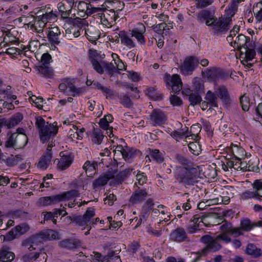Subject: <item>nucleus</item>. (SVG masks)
<instances>
[{"instance_id":"7ed1b4c3","label":"nucleus","mask_w":262,"mask_h":262,"mask_svg":"<svg viewBox=\"0 0 262 262\" xmlns=\"http://www.w3.org/2000/svg\"><path fill=\"white\" fill-rule=\"evenodd\" d=\"M35 125L39 129L40 140L42 142L48 140L52 135H55L58 132L56 122L52 124H49L46 122L41 116L35 118Z\"/></svg>"},{"instance_id":"6e6d98bb","label":"nucleus","mask_w":262,"mask_h":262,"mask_svg":"<svg viewBox=\"0 0 262 262\" xmlns=\"http://www.w3.org/2000/svg\"><path fill=\"white\" fill-rule=\"evenodd\" d=\"M11 87L10 85H8L6 88V89H0L1 90L7 92L9 94L10 96H8L6 93H2V95H4V99H7L11 101L14 100H15L17 98V96L13 94L12 91H11Z\"/></svg>"},{"instance_id":"b1692460","label":"nucleus","mask_w":262,"mask_h":262,"mask_svg":"<svg viewBox=\"0 0 262 262\" xmlns=\"http://www.w3.org/2000/svg\"><path fill=\"white\" fill-rule=\"evenodd\" d=\"M245 253L253 258H258L262 255V250L253 244H248L245 250Z\"/></svg>"},{"instance_id":"ea45409f","label":"nucleus","mask_w":262,"mask_h":262,"mask_svg":"<svg viewBox=\"0 0 262 262\" xmlns=\"http://www.w3.org/2000/svg\"><path fill=\"white\" fill-rule=\"evenodd\" d=\"M252 186L257 196V200L262 202V180H255Z\"/></svg>"},{"instance_id":"49530a36","label":"nucleus","mask_w":262,"mask_h":262,"mask_svg":"<svg viewBox=\"0 0 262 262\" xmlns=\"http://www.w3.org/2000/svg\"><path fill=\"white\" fill-rule=\"evenodd\" d=\"M21 160V155H17L13 156L11 155L10 157L7 158L6 160L4 159L5 164L8 166H13L16 165L18 162Z\"/></svg>"},{"instance_id":"5701e85b","label":"nucleus","mask_w":262,"mask_h":262,"mask_svg":"<svg viewBox=\"0 0 262 262\" xmlns=\"http://www.w3.org/2000/svg\"><path fill=\"white\" fill-rule=\"evenodd\" d=\"M239 143L232 144L230 147V151L232 153L233 158L235 159H242L246 155L245 149L239 146Z\"/></svg>"},{"instance_id":"6e6552de","label":"nucleus","mask_w":262,"mask_h":262,"mask_svg":"<svg viewBox=\"0 0 262 262\" xmlns=\"http://www.w3.org/2000/svg\"><path fill=\"white\" fill-rule=\"evenodd\" d=\"M231 21V17H222L218 20L215 17V22L210 27L216 33H225L229 29Z\"/></svg>"},{"instance_id":"5fc2aeb1","label":"nucleus","mask_w":262,"mask_h":262,"mask_svg":"<svg viewBox=\"0 0 262 262\" xmlns=\"http://www.w3.org/2000/svg\"><path fill=\"white\" fill-rule=\"evenodd\" d=\"M15 133L10 135L5 142V147L7 148H13L15 149Z\"/></svg>"},{"instance_id":"4c0bfd02","label":"nucleus","mask_w":262,"mask_h":262,"mask_svg":"<svg viewBox=\"0 0 262 262\" xmlns=\"http://www.w3.org/2000/svg\"><path fill=\"white\" fill-rule=\"evenodd\" d=\"M29 229V226L28 225L23 224L13 228L11 231H13V235L15 238L18 235H23L26 233Z\"/></svg>"},{"instance_id":"412c9836","label":"nucleus","mask_w":262,"mask_h":262,"mask_svg":"<svg viewBox=\"0 0 262 262\" xmlns=\"http://www.w3.org/2000/svg\"><path fill=\"white\" fill-rule=\"evenodd\" d=\"M114 178V173L108 172L104 175L100 176L98 178L96 179L93 183V187L94 188H96L103 186L107 183L109 180Z\"/></svg>"},{"instance_id":"603ef678","label":"nucleus","mask_w":262,"mask_h":262,"mask_svg":"<svg viewBox=\"0 0 262 262\" xmlns=\"http://www.w3.org/2000/svg\"><path fill=\"white\" fill-rule=\"evenodd\" d=\"M120 103L125 107H130L132 101L128 94H121L119 96Z\"/></svg>"},{"instance_id":"2f4dec72","label":"nucleus","mask_w":262,"mask_h":262,"mask_svg":"<svg viewBox=\"0 0 262 262\" xmlns=\"http://www.w3.org/2000/svg\"><path fill=\"white\" fill-rule=\"evenodd\" d=\"M52 155L44 154L37 164V167L41 170L46 169L50 164Z\"/></svg>"},{"instance_id":"393cba45","label":"nucleus","mask_w":262,"mask_h":262,"mask_svg":"<svg viewBox=\"0 0 262 262\" xmlns=\"http://www.w3.org/2000/svg\"><path fill=\"white\" fill-rule=\"evenodd\" d=\"M35 69L38 74H39L43 77L50 78L53 77V70L50 67L46 66L40 65L36 67Z\"/></svg>"},{"instance_id":"a18cd8bd","label":"nucleus","mask_w":262,"mask_h":262,"mask_svg":"<svg viewBox=\"0 0 262 262\" xmlns=\"http://www.w3.org/2000/svg\"><path fill=\"white\" fill-rule=\"evenodd\" d=\"M67 5H65L62 2L58 4V9L61 13V17L64 18H67L72 12V10L67 9Z\"/></svg>"},{"instance_id":"a878e982","label":"nucleus","mask_w":262,"mask_h":262,"mask_svg":"<svg viewBox=\"0 0 262 262\" xmlns=\"http://www.w3.org/2000/svg\"><path fill=\"white\" fill-rule=\"evenodd\" d=\"M104 138L103 133L100 128H94L91 135V140L93 143L100 145Z\"/></svg>"},{"instance_id":"dca6fc26","label":"nucleus","mask_w":262,"mask_h":262,"mask_svg":"<svg viewBox=\"0 0 262 262\" xmlns=\"http://www.w3.org/2000/svg\"><path fill=\"white\" fill-rule=\"evenodd\" d=\"M203 74L204 77L207 78L208 80L215 81L222 78L224 73L221 69L212 67L206 69Z\"/></svg>"},{"instance_id":"f8f14e48","label":"nucleus","mask_w":262,"mask_h":262,"mask_svg":"<svg viewBox=\"0 0 262 262\" xmlns=\"http://www.w3.org/2000/svg\"><path fill=\"white\" fill-rule=\"evenodd\" d=\"M60 35V31L58 27H54L52 28L47 34V38L51 44V49L53 50L57 49L56 46L60 42L59 36Z\"/></svg>"},{"instance_id":"72a5a7b5","label":"nucleus","mask_w":262,"mask_h":262,"mask_svg":"<svg viewBox=\"0 0 262 262\" xmlns=\"http://www.w3.org/2000/svg\"><path fill=\"white\" fill-rule=\"evenodd\" d=\"M154 203L151 199H148L144 204L141 213V216L146 220L149 215V212L152 209Z\"/></svg>"},{"instance_id":"f257e3e1","label":"nucleus","mask_w":262,"mask_h":262,"mask_svg":"<svg viewBox=\"0 0 262 262\" xmlns=\"http://www.w3.org/2000/svg\"><path fill=\"white\" fill-rule=\"evenodd\" d=\"M173 174L179 184L185 187L194 185L198 182V171L194 168H187L185 167L177 166L174 170Z\"/></svg>"},{"instance_id":"774afa93","label":"nucleus","mask_w":262,"mask_h":262,"mask_svg":"<svg viewBox=\"0 0 262 262\" xmlns=\"http://www.w3.org/2000/svg\"><path fill=\"white\" fill-rule=\"evenodd\" d=\"M166 27V24L165 23H161L156 25L154 28V31L160 35H162Z\"/></svg>"},{"instance_id":"4be33fe9","label":"nucleus","mask_w":262,"mask_h":262,"mask_svg":"<svg viewBox=\"0 0 262 262\" xmlns=\"http://www.w3.org/2000/svg\"><path fill=\"white\" fill-rule=\"evenodd\" d=\"M140 153V151L133 147H125L122 157L128 163H132L135 157Z\"/></svg>"},{"instance_id":"9d476101","label":"nucleus","mask_w":262,"mask_h":262,"mask_svg":"<svg viewBox=\"0 0 262 262\" xmlns=\"http://www.w3.org/2000/svg\"><path fill=\"white\" fill-rule=\"evenodd\" d=\"M165 81L168 88L171 89L174 93H179L182 90V82L180 75H167L165 78Z\"/></svg>"},{"instance_id":"ddd939ff","label":"nucleus","mask_w":262,"mask_h":262,"mask_svg":"<svg viewBox=\"0 0 262 262\" xmlns=\"http://www.w3.org/2000/svg\"><path fill=\"white\" fill-rule=\"evenodd\" d=\"M147 196V192L146 189L135 187L134 188V192L129 198V203L132 205L141 203L145 199Z\"/></svg>"},{"instance_id":"13d9d810","label":"nucleus","mask_w":262,"mask_h":262,"mask_svg":"<svg viewBox=\"0 0 262 262\" xmlns=\"http://www.w3.org/2000/svg\"><path fill=\"white\" fill-rule=\"evenodd\" d=\"M46 25V23L42 20L37 21L34 25L35 30L36 32L40 34V36H44L43 33V28Z\"/></svg>"},{"instance_id":"f3484780","label":"nucleus","mask_w":262,"mask_h":262,"mask_svg":"<svg viewBox=\"0 0 262 262\" xmlns=\"http://www.w3.org/2000/svg\"><path fill=\"white\" fill-rule=\"evenodd\" d=\"M170 239L177 242L181 243L188 240V236L185 229L178 227L173 230L170 234Z\"/></svg>"},{"instance_id":"4468645a","label":"nucleus","mask_w":262,"mask_h":262,"mask_svg":"<svg viewBox=\"0 0 262 262\" xmlns=\"http://www.w3.org/2000/svg\"><path fill=\"white\" fill-rule=\"evenodd\" d=\"M146 31V28L142 23H138L136 27L130 31L132 37H134L139 43L144 45L145 43V38L143 35Z\"/></svg>"},{"instance_id":"423d86ee","label":"nucleus","mask_w":262,"mask_h":262,"mask_svg":"<svg viewBox=\"0 0 262 262\" xmlns=\"http://www.w3.org/2000/svg\"><path fill=\"white\" fill-rule=\"evenodd\" d=\"M72 24H73V27L72 30H73V35L75 37L79 36L81 33L84 32L85 35L88 36L89 29L87 28L89 26L88 21L84 18H80L76 17L75 18H72Z\"/></svg>"},{"instance_id":"69168bd1","label":"nucleus","mask_w":262,"mask_h":262,"mask_svg":"<svg viewBox=\"0 0 262 262\" xmlns=\"http://www.w3.org/2000/svg\"><path fill=\"white\" fill-rule=\"evenodd\" d=\"M212 2V0H198L196 5L199 8H203L211 5Z\"/></svg>"},{"instance_id":"37998d69","label":"nucleus","mask_w":262,"mask_h":262,"mask_svg":"<svg viewBox=\"0 0 262 262\" xmlns=\"http://www.w3.org/2000/svg\"><path fill=\"white\" fill-rule=\"evenodd\" d=\"M218 97L223 101L226 102L229 100L228 94L226 88L224 86H219L215 90Z\"/></svg>"},{"instance_id":"aec40b11","label":"nucleus","mask_w":262,"mask_h":262,"mask_svg":"<svg viewBox=\"0 0 262 262\" xmlns=\"http://www.w3.org/2000/svg\"><path fill=\"white\" fill-rule=\"evenodd\" d=\"M262 227V221H258L257 223H252L248 218L241 219L240 227L244 231H249L256 227Z\"/></svg>"},{"instance_id":"a211bd4d","label":"nucleus","mask_w":262,"mask_h":262,"mask_svg":"<svg viewBox=\"0 0 262 262\" xmlns=\"http://www.w3.org/2000/svg\"><path fill=\"white\" fill-rule=\"evenodd\" d=\"M250 42V38L249 37L241 34L235 37V39L233 40V43L230 45L234 48L240 51V49L243 50L244 48L249 47Z\"/></svg>"},{"instance_id":"bf43d9fd","label":"nucleus","mask_w":262,"mask_h":262,"mask_svg":"<svg viewBox=\"0 0 262 262\" xmlns=\"http://www.w3.org/2000/svg\"><path fill=\"white\" fill-rule=\"evenodd\" d=\"M132 170L133 169L130 168L126 169L125 170L116 175V179H118V177L120 178V179L117 180L116 182L118 184L121 183L125 177H126L127 176L130 174Z\"/></svg>"},{"instance_id":"c03bdc74","label":"nucleus","mask_w":262,"mask_h":262,"mask_svg":"<svg viewBox=\"0 0 262 262\" xmlns=\"http://www.w3.org/2000/svg\"><path fill=\"white\" fill-rule=\"evenodd\" d=\"M113 119L114 118L111 114L104 116L100 120L99 123L100 127L103 129L107 128L110 126V123L113 122Z\"/></svg>"},{"instance_id":"20e7f679","label":"nucleus","mask_w":262,"mask_h":262,"mask_svg":"<svg viewBox=\"0 0 262 262\" xmlns=\"http://www.w3.org/2000/svg\"><path fill=\"white\" fill-rule=\"evenodd\" d=\"M95 215V209L93 208H89L85 213L82 215L68 216L67 220L70 223L73 222L76 225L83 228L91 229L90 220Z\"/></svg>"},{"instance_id":"f03ea898","label":"nucleus","mask_w":262,"mask_h":262,"mask_svg":"<svg viewBox=\"0 0 262 262\" xmlns=\"http://www.w3.org/2000/svg\"><path fill=\"white\" fill-rule=\"evenodd\" d=\"M79 195L78 191L73 189L55 195L41 197L39 199L38 203L43 206L52 205L60 202L72 200L75 197L78 196Z\"/></svg>"},{"instance_id":"cd10ccee","label":"nucleus","mask_w":262,"mask_h":262,"mask_svg":"<svg viewBox=\"0 0 262 262\" xmlns=\"http://www.w3.org/2000/svg\"><path fill=\"white\" fill-rule=\"evenodd\" d=\"M119 35L120 38L121 43L122 45L127 47L129 49L136 47V42L129 37L125 31H120Z\"/></svg>"},{"instance_id":"864d4df0","label":"nucleus","mask_w":262,"mask_h":262,"mask_svg":"<svg viewBox=\"0 0 262 262\" xmlns=\"http://www.w3.org/2000/svg\"><path fill=\"white\" fill-rule=\"evenodd\" d=\"M69 89L73 97L79 96L83 92L82 88H76L72 82L69 83Z\"/></svg>"},{"instance_id":"58836bf2","label":"nucleus","mask_w":262,"mask_h":262,"mask_svg":"<svg viewBox=\"0 0 262 262\" xmlns=\"http://www.w3.org/2000/svg\"><path fill=\"white\" fill-rule=\"evenodd\" d=\"M93 86L94 88L101 91L107 96H112L114 95V92L109 88L102 85L100 83L97 81H93Z\"/></svg>"},{"instance_id":"39448f33","label":"nucleus","mask_w":262,"mask_h":262,"mask_svg":"<svg viewBox=\"0 0 262 262\" xmlns=\"http://www.w3.org/2000/svg\"><path fill=\"white\" fill-rule=\"evenodd\" d=\"M201 241L206 245V247L201 252V254L203 256L206 255L210 252H216L221 248L217 237L215 238L210 235H205L201 237Z\"/></svg>"},{"instance_id":"f704fd0d","label":"nucleus","mask_w":262,"mask_h":262,"mask_svg":"<svg viewBox=\"0 0 262 262\" xmlns=\"http://www.w3.org/2000/svg\"><path fill=\"white\" fill-rule=\"evenodd\" d=\"M206 102L209 103V106L211 107H217V98L215 94L211 91H208L204 98Z\"/></svg>"},{"instance_id":"c85d7f7f","label":"nucleus","mask_w":262,"mask_h":262,"mask_svg":"<svg viewBox=\"0 0 262 262\" xmlns=\"http://www.w3.org/2000/svg\"><path fill=\"white\" fill-rule=\"evenodd\" d=\"M240 52L241 57L244 58V62L252 60L255 55V50L249 49L248 47L244 48L243 50L240 49Z\"/></svg>"},{"instance_id":"9b49d317","label":"nucleus","mask_w":262,"mask_h":262,"mask_svg":"<svg viewBox=\"0 0 262 262\" xmlns=\"http://www.w3.org/2000/svg\"><path fill=\"white\" fill-rule=\"evenodd\" d=\"M196 18L199 22L205 24L208 26H210L215 22L214 11L208 9H205L198 12L196 14Z\"/></svg>"},{"instance_id":"0e129e2a","label":"nucleus","mask_w":262,"mask_h":262,"mask_svg":"<svg viewBox=\"0 0 262 262\" xmlns=\"http://www.w3.org/2000/svg\"><path fill=\"white\" fill-rule=\"evenodd\" d=\"M99 54L96 50H90L89 51V60L91 63L95 62L98 60Z\"/></svg>"},{"instance_id":"de8ad7c7","label":"nucleus","mask_w":262,"mask_h":262,"mask_svg":"<svg viewBox=\"0 0 262 262\" xmlns=\"http://www.w3.org/2000/svg\"><path fill=\"white\" fill-rule=\"evenodd\" d=\"M150 157L157 163H162L164 158L162 154L158 149H152L149 152Z\"/></svg>"},{"instance_id":"6ab92c4d","label":"nucleus","mask_w":262,"mask_h":262,"mask_svg":"<svg viewBox=\"0 0 262 262\" xmlns=\"http://www.w3.org/2000/svg\"><path fill=\"white\" fill-rule=\"evenodd\" d=\"M60 160L58 162V167L61 170H64L69 167L72 164L73 158L70 155H66L64 151L60 153Z\"/></svg>"},{"instance_id":"7c9ffc66","label":"nucleus","mask_w":262,"mask_h":262,"mask_svg":"<svg viewBox=\"0 0 262 262\" xmlns=\"http://www.w3.org/2000/svg\"><path fill=\"white\" fill-rule=\"evenodd\" d=\"M40 256L45 259L43 262H46L47 255L45 252H40V253L36 252L26 254L23 256V259L24 262H29L30 261L36 260V259Z\"/></svg>"},{"instance_id":"8fccbe9b","label":"nucleus","mask_w":262,"mask_h":262,"mask_svg":"<svg viewBox=\"0 0 262 262\" xmlns=\"http://www.w3.org/2000/svg\"><path fill=\"white\" fill-rule=\"evenodd\" d=\"M136 180L137 182L135 183L134 188L138 187L137 185V183L140 185H142L144 183H146L147 181V177L144 172L138 171L136 174Z\"/></svg>"},{"instance_id":"c756f323","label":"nucleus","mask_w":262,"mask_h":262,"mask_svg":"<svg viewBox=\"0 0 262 262\" xmlns=\"http://www.w3.org/2000/svg\"><path fill=\"white\" fill-rule=\"evenodd\" d=\"M39 236L40 238L44 240H52L59 238V234L55 231L48 229L46 231L41 232Z\"/></svg>"},{"instance_id":"0eeeda50","label":"nucleus","mask_w":262,"mask_h":262,"mask_svg":"<svg viewBox=\"0 0 262 262\" xmlns=\"http://www.w3.org/2000/svg\"><path fill=\"white\" fill-rule=\"evenodd\" d=\"M199 62L200 59L198 57L189 56L186 58L183 63L180 67L182 74L184 75H191Z\"/></svg>"},{"instance_id":"a19ab883","label":"nucleus","mask_w":262,"mask_h":262,"mask_svg":"<svg viewBox=\"0 0 262 262\" xmlns=\"http://www.w3.org/2000/svg\"><path fill=\"white\" fill-rule=\"evenodd\" d=\"M95 162H91L90 161H86L83 166V169L85 170L88 177H92L95 173Z\"/></svg>"},{"instance_id":"bb28decb","label":"nucleus","mask_w":262,"mask_h":262,"mask_svg":"<svg viewBox=\"0 0 262 262\" xmlns=\"http://www.w3.org/2000/svg\"><path fill=\"white\" fill-rule=\"evenodd\" d=\"M15 149H21L27 144L28 142L27 136L23 133L17 134L15 133Z\"/></svg>"},{"instance_id":"e2e57ef3","label":"nucleus","mask_w":262,"mask_h":262,"mask_svg":"<svg viewBox=\"0 0 262 262\" xmlns=\"http://www.w3.org/2000/svg\"><path fill=\"white\" fill-rule=\"evenodd\" d=\"M176 159L181 165L187 166L189 164V160L180 154H177L176 155Z\"/></svg>"},{"instance_id":"1a4fd4ad","label":"nucleus","mask_w":262,"mask_h":262,"mask_svg":"<svg viewBox=\"0 0 262 262\" xmlns=\"http://www.w3.org/2000/svg\"><path fill=\"white\" fill-rule=\"evenodd\" d=\"M75 10L77 11V14L81 17H88L93 13L101 11V9L92 7L91 5L84 1L77 2Z\"/></svg>"},{"instance_id":"680f3d73","label":"nucleus","mask_w":262,"mask_h":262,"mask_svg":"<svg viewBox=\"0 0 262 262\" xmlns=\"http://www.w3.org/2000/svg\"><path fill=\"white\" fill-rule=\"evenodd\" d=\"M251 160L247 163L246 162H242L241 161L239 163V170H242L243 171H250L253 170L255 166H252L250 165Z\"/></svg>"},{"instance_id":"c9c22d12","label":"nucleus","mask_w":262,"mask_h":262,"mask_svg":"<svg viewBox=\"0 0 262 262\" xmlns=\"http://www.w3.org/2000/svg\"><path fill=\"white\" fill-rule=\"evenodd\" d=\"M14 254L8 250L3 249L0 251V261L2 262H10L14 258Z\"/></svg>"},{"instance_id":"09e8293b","label":"nucleus","mask_w":262,"mask_h":262,"mask_svg":"<svg viewBox=\"0 0 262 262\" xmlns=\"http://www.w3.org/2000/svg\"><path fill=\"white\" fill-rule=\"evenodd\" d=\"M189 151L194 155L198 156L201 151V146L196 142H191L188 145Z\"/></svg>"},{"instance_id":"3c124183","label":"nucleus","mask_w":262,"mask_h":262,"mask_svg":"<svg viewBox=\"0 0 262 262\" xmlns=\"http://www.w3.org/2000/svg\"><path fill=\"white\" fill-rule=\"evenodd\" d=\"M188 100L190 103V104L194 106L201 103L202 101V97H201L200 94L192 93L189 95Z\"/></svg>"},{"instance_id":"338daca9","label":"nucleus","mask_w":262,"mask_h":262,"mask_svg":"<svg viewBox=\"0 0 262 262\" xmlns=\"http://www.w3.org/2000/svg\"><path fill=\"white\" fill-rule=\"evenodd\" d=\"M52 61L51 56L48 53H44L42 55L41 57V65L46 66L50 63Z\"/></svg>"},{"instance_id":"473e14b6","label":"nucleus","mask_w":262,"mask_h":262,"mask_svg":"<svg viewBox=\"0 0 262 262\" xmlns=\"http://www.w3.org/2000/svg\"><path fill=\"white\" fill-rule=\"evenodd\" d=\"M80 243L78 241L74 239H67L61 241L59 246L62 248L67 249L76 248L79 246Z\"/></svg>"},{"instance_id":"052dcab7","label":"nucleus","mask_w":262,"mask_h":262,"mask_svg":"<svg viewBox=\"0 0 262 262\" xmlns=\"http://www.w3.org/2000/svg\"><path fill=\"white\" fill-rule=\"evenodd\" d=\"M240 102L242 106V108L244 111H248L249 107V101L248 98L243 95L240 98Z\"/></svg>"},{"instance_id":"2eb2a0df","label":"nucleus","mask_w":262,"mask_h":262,"mask_svg":"<svg viewBox=\"0 0 262 262\" xmlns=\"http://www.w3.org/2000/svg\"><path fill=\"white\" fill-rule=\"evenodd\" d=\"M150 121L154 126H161L164 124L167 120L165 113L160 110H154L150 115Z\"/></svg>"},{"instance_id":"79ce46f5","label":"nucleus","mask_w":262,"mask_h":262,"mask_svg":"<svg viewBox=\"0 0 262 262\" xmlns=\"http://www.w3.org/2000/svg\"><path fill=\"white\" fill-rule=\"evenodd\" d=\"M255 20L262 22V1L255 4L253 7Z\"/></svg>"},{"instance_id":"e433bc0d","label":"nucleus","mask_w":262,"mask_h":262,"mask_svg":"<svg viewBox=\"0 0 262 262\" xmlns=\"http://www.w3.org/2000/svg\"><path fill=\"white\" fill-rule=\"evenodd\" d=\"M193 90L198 94H201L204 91V85L203 80L198 77H195L192 80Z\"/></svg>"},{"instance_id":"4d7b16f0","label":"nucleus","mask_w":262,"mask_h":262,"mask_svg":"<svg viewBox=\"0 0 262 262\" xmlns=\"http://www.w3.org/2000/svg\"><path fill=\"white\" fill-rule=\"evenodd\" d=\"M241 196V198L244 200H248L249 199H254L255 200H257V196L255 192V190L253 191L250 190H247L244 192L242 193Z\"/></svg>"}]
</instances>
